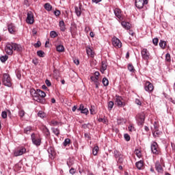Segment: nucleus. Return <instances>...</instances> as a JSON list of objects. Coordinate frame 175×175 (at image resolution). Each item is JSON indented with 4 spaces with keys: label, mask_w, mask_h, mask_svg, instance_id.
<instances>
[{
    "label": "nucleus",
    "mask_w": 175,
    "mask_h": 175,
    "mask_svg": "<svg viewBox=\"0 0 175 175\" xmlns=\"http://www.w3.org/2000/svg\"><path fill=\"white\" fill-rule=\"evenodd\" d=\"M13 50L14 51H21L23 50V46L21 44H7L5 48V51L9 55L13 54Z\"/></svg>",
    "instance_id": "f257e3e1"
},
{
    "label": "nucleus",
    "mask_w": 175,
    "mask_h": 175,
    "mask_svg": "<svg viewBox=\"0 0 175 175\" xmlns=\"http://www.w3.org/2000/svg\"><path fill=\"white\" fill-rule=\"evenodd\" d=\"M113 155L116 158L117 163L120 165H122V163H124V161H125V156L121 154L120 151L117 150H113Z\"/></svg>",
    "instance_id": "f03ea898"
},
{
    "label": "nucleus",
    "mask_w": 175,
    "mask_h": 175,
    "mask_svg": "<svg viewBox=\"0 0 175 175\" xmlns=\"http://www.w3.org/2000/svg\"><path fill=\"white\" fill-rule=\"evenodd\" d=\"M2 83L3 85H5L6 87H12V79H10V75L8 74H3Z\"/></svg>",
    "instance_id": "7ed1b4c3"
},
{
    "label": "nucleus",
    "mask_w": 175,
    "mask_h": 175,
    "mask_svg": "<svg viewBox=\"0 0 175 175\" xmlns=\"http://www.w3.org/2000/svg\"><path fill=\"white\" fill-rule=\"evenodd\" d=\"M148 4V0H135V5L138 9H143L145 5Z\"/></svg>",
    "instance_id": "20e7f679"
},
{
    "label": "nucleus",
    "mask_w": 175,
    "mask_h": 175,
    "mask_svg": "<svg viewBox=\"0 0 175 175\" xmlns=\"http://www.w3.org/2000/svg\"><path fill=\"white\" fill-rule=\"evenodd\" d=\"M150 148L152 154L154 155L159 154V148H158V144L155 142H153L150 145Z\"/></svg>",
    "instance_id": "39448f33"
},
{
    "label": "nucleus",
    "mask_w": 175,
    "mask_h": 175,
    "mask_svg": "<svg viewBox=\"0 0 175 175\" xmlns=\"http://www.w3.org/2000/svg\"><path fill=\"white\" fill-rule=\"evenodd\" d=\"M31 142L34 146H36L37 147H39L40 144H42V139L40 138L36 137L35 135V133H32L31 135Z\"/></svg>",
    "instance_id": "423d86ee"
},
{
    "label": "nucleus",
    "mask_w": 175,
    "mask_h": 175,
    "mask_svg": "<svg viewBox=\"0 0 175 175\" xmlns=\"http://www.w3.org/2000/svg\"><path fill=\"white\" fill-rule=\"evenodd\" d=\"M144 120H146V113H144V112L138 113L137 121L139 125H143V124H144Z\"/></svg>",
    "instance_id": "0eeeda50"
},
{
    "label": "nucleus",
    "mask_w": 175,
    "mask_h": 175,
    "mask_svg": "<svg viewBox=\"0 0 175 175\" xmlns=\"http://www.w3.org/2000/svg\"><path fill=\"white\" fill-rule=\"evenodd\" d=\"M141 54L143 59L145 61H148V59H150V52H148L147 49H143L142 50Z\"/></svg>",
    "instance_id": "6e6552de"
},
{
    "label": "nucleus",
    "mask_w": 175,
    "mask_h": 175,
    "mask_svg": "<svg viewBox=\"0 0 175 175\" xmlns=\"http://www.w3.org/2000/svg\"><path fill=\"white\" fill-rule=\"evenodd\" d=\"M25 152H27V149L24 147H22V148H20L19 149L15 150L14 152V155L15 157H21V155L25 154Z\"/></svg>",
    "instance_id": "1a4fd4ad"
},
{
    "label": "nucleus",
    "mask_w": 175,
    "mask_h": 175,
    "mask_svg": "<svg viewBox=\"0 0 175 175\" xmlns=\"http://www.w3.org/2000/svg\"><path fill=\"white\" fill-rule=\"evenodd\" d=\"M144 90L147 92H152L154 91V85L150 81H146L144 85Z\"/></svg>",
    "instance_id": "9d476101"
},
{
    "label": "nucleus",
    "mask_w": 175,
    "mask_h": 175,
    "mask_svg": "<svg viewBox=\"0 0 175 175\" xmlns=\"http://www.w3.org/2000/svg\"><path fill=\"white\" fill-rule=\"evenodd\" d=\"M116 103L118 107H124L125 106V102L123 101L122 97L116 96Z\"/></svg>",
    "instance_id": "9b49d317"
},
{
    "label": "nucleus",
    "mask_w": 175,
    "mask_h": 175,
    "mask_svg": "<svg viewBox=\"0 0 175 175\" xmlns=\"http://www.w3.org/2000/svg\"><path fill=\"white\" fill-rule=\"evenodd\" d=\"M113 13H114L116 17H117V18H118V20H120V21H122V20H123L122 12L121 11V10H120V8H115L113 10Z\"/></svg>",
    "instance_id": "f8f14e48"
},
{
    "label": "nucleus",
    "mask_w": 175,
    "mask_h": 175,
    "mask_svg": "<svg viewBox=\"0 0 175 175\" xmlns=\"http://www.w3.org/2000/svg\"><path fill=\"white\" fill-rule=\"evenodd\" d=\"M26 23H27V24H32L33 23V14L31 11L27 12Z\"/></svg>",
    "instance_id": "ddd939ff"
},
{
    "label": "nucleus",
    "mask_w": 175,
    "mask_h": 175,
    "mask_svg": "<svg viewBox=\"0 0 175 175\" xmlns=\"http://www.w3.org/2000/svg\"><path fill=\"white\" fill-rule=\"evenodd\" d=\"M86 53L88 57H91L92 58L95 57V52H94V50L90 46L86 47Z\"/></svg>",
    "instance_id": "4468645a"
},
{
    "label": "nucleus",
    "mask_w": 175,
    "mask_h": 175,
    "mask_svg": "<svg viewBox=\"0 0 175 175\" xmlns=\"http://www.w3.org/2000/svg\"><path fill=\"white\" fill-rule=\"evenodd\" d=\"M77 111H81L82 114H88V109L85 108L83 104H81L79 109H77Z\"/></svg>",
    "instance_id": "2eb2a0df"
},
{
    "label": "nucleus",
    "mask_w": 175,
    "mask_h": 175,
    "mask_svg": "<svg viewBox=\"0 0 175 175\" xmlns=\"http://www.w3.org/2000/svg\"><path fill=\"white\" fill-rule=\"evenodd\" d=\"M33 99L36 102H38V103H42V105H44V103H46V100L44 98H41L39 96H36L34 98H33Z\"/></svg>",
    "instance_id": "dca6fc26"
},
{
    "label": "nucleus",
    "mask_w": 175,
    "mask_h": 175,
    "mask_svg": "<svg viewBox=\"0 0 175 175\" xmlns=\"http://www.w3.org/2000/svg\"><path fill=\"white\" fill-rule=\"evenodd\" d=\"M135 166L137 168L139 169V170H142L143 169V166H144V162L143 161L140 160L138 162H136Z\"/></svg>",
    "instance_id": "f3484780"
},
{
    "label": "nucleus",
    "mask_w": 175,
    "mask_h": 175,
    "mask_svg": "<svg viewBox=\"0 0 175 175\" xmlns=\"http://www.w3.org/2000/svg\"><path fill=\"white\" fill-rule=\"evenodd\" d=\"M155 167H156V170H157L159 173H162V172H163V168L162 167V165H161L159 162L156 163Z\"/></svg>",
    "instance_id": "a211bd4d"
},
{
    "label": "nucleus",
    "mask_w": 175,
    "mask_h": 175,
    "mask_svg": "<svg viewBox=\"0 0 175 175\" xmlns=\"http://www.w3.org/2000/svg\"><path fill=\"white\" fill-rule=\"evenodd\" d=\"M60 31L62 32H65V29H66V27H65V22L64 21H60L59 24Z\"/></svg>",
    "instance_id": "6ab92c4d"
},
{
    "label": "nucleus",
    "mask_w": 175,
    "mask_h": 175,
    "mask_svg": "<svg viewBox=\"0 0 175 175\" xmlns=\"http://www.w3.org/2000/svg\"><path fill=\"white\" fill-rule=\"evenodd\" d=\"M56 50L59 53H64V51H65V46L62 44H59L56 46Z\"/></svg>",
    "instance_id": "aec40b11"
},
{
    "label": "nucleus",
    "mask_w": 175,
    "mask_h": 175,
    "mask_svg": "<svg viewBox=\"0 0 175 175\" xmlns=\"http://www.w3.org/2000/svg\"><path fill=\"white\" fill-rule=\"evenodd\" d=\"M30 94L33 98H35V96H39V94L38 93V90H35V89L33 88L30 89Z\"/></svg>",
    "instance_id": "412c9836"
},
{
    "label": "nucleus",
    "mask_w": 175,
    "mask_h": 175,
    "mask_svg": "<svg viewBox=\"0 0 175 175\" xmlns=\"http://www.w3.org/2000/svg\"><path fill=\"white\" fill-rule=\"evenodd\" d=\"M121 25L123 28H125L126 29H131V25L128 22L122 21L121 23Z\"/></svg>",
    "instance_id": "4be33fe9"
},
{
    "label": "nucleus",
    "mask_w": 175,
    "mask_h": 175,
    "mask_svg": "<svg viewBox=\"0 0 175 175\" xmlns=\"http://www.w3.org/2000/svg\"><path fill=\"white\" fill-rule=\"evenodd\" d=\"M37 92L38 94V96L42 98L41 99H43V98H46V93L42 90H40V89H37Z\"/></svg>",
    "instance_id": "5701e85b"
},
{
    "label": "nucleus",
    "mask_w": 175,
    "mask_h": 175,
    "mask_svg": "<svg viewBox=\"0 0 175 175\" xmlns=\"http://www.w3.org/2000/svg\"><path fill=\"white\" fill-rule=\"evenodd\" d=\"M122 44L121 40L120 39L117 38V37L114 36L112 38V44Z\"/></svg>",
    "instance_id": "b1692460"
},
{
    "label": "nucleus",
    "mask_w": 175,
    "mask_h": 175,
    "mask_svg": "<svg viewBox=\"0 0 175 175\" xmlns=\"http://www.w3.org/2000/svg\"><path fill=\"white\" fill-rule=\"evenodd\" d=\"M44 8L47 10V12H51V10H53V6H51L49 3H45Z\"/></svg>",
    "instance_id": "393cba45"
},
{
    "label": "nucleus",
    "mask_w": 175,
    "mask_h": 175,
    "mask_svg": "<svg viewBox=\"0 0 175 175\" xmlns=\"http://www.w3.org/2000/svg\"><path fill=\"white\" fill-rule=\"evenodd\" d=\"M51 131L53 132V133H54V135H55V136H59V129L57 128H51Z\"/></svg>",
    "instance_id": "a878e982"
},
{
    "label": "nucleus",
    "mask_w": 175,
    "mask_h": 175,
    "mask_svg": "<svg viewBox=\"0 0 175 175\" xmlns=\"http://www.w3.org/2000/svg\"><path fill=\"white\" fill-rule=\"evenodd\" d=\"M75 14L77 17H80L81 16V8L75 7Z\"/></svg>",
    "instance_id": "bb28decb"
},
{
    "label": "nucleus",
    "mask_w": 175,
    "mask_h": 175,
    "mask_svg": "<svg viewBox=\"0 0 175 175\" xmlns=\"http://www.w3.org/2000/svg\"><path fill=\"white\" fill-rule=\"evenodd\" d=\"M90 80L95 83H98L99 82V77H94L92 76L90 77Z\"/></svg>",
    "instance_id": "cd10ccee"
},
{
    "label": "nucleus",
    "mask_w": 175,
    "mask_h": 175,
    "mask_svg": "<svg viewBox=\"0 0 175 175\" xmlns=\"http://www.w3.org/2000/svg\"><path fill=\"white\" fill-rule=\"evenodd\" d=\"M98 151H99V147L98 146H94L92 150L93 155H94V156L98 155Z\"/></svg>",
    "instance_id": "c85d7f7f"
},
{
    "label": "nucleus",
    "mask_w": 175,
    "mask_h": 175,
    "mask_svg": "<svg viewBox=\"0 0 175 175\" xmlns=\"http://www.w3.org/2000/svg\"><path fill=\"white\" fill-rule=\"evenodd\" d=\"M117 122H118V125H123V124L126 123V120H125L124 118H119V119H118Z\"/></svg>",
    "instance_id": "c756f323"
},
{
    "label": "nucleus",
    "mask_w": 175,
    "mask_h": 175,
    "mask_svg": "<svg viewBox=\"0 0 175 175\" xmlns=\"http://www.w3.org/2000/svg\"><path fill=\"white\" fill-rule=\"evenodd\" d=\"M106 69H107V64H106L105 62H103L100 72H102V73H103V72H105V70H106Z\"/></svg>",
    "instance_id": "7c9ffc66"
},
{
    "label": "nucleus",
    "mask_w": 175,
    "mask_h": 175,
    "mask_svg": "<svg viewBox=\"0 0 175 175\" xmlns=\"http://www.w3.org/2000/svg\"><path fill=\"white\" fill-rule=\"evenodd\" d=\"M48 152H49V157H50L51 158H53V155H54V148H49L48 149Z\"/></svg>",
    "instance_id": "2f4dec72"
},
{
    "label": "nucleus",
    "mask_w": 175,
    "mask_h": 175,
    "mask_svg": "<svg viewBox=\"0 0 175 175\" xmlns=\"http://www.w3.org/2000/svg\"><path fill=\"white\" fill-rule=\"evenodd\" d=\"M128 70H129V72H131L132 73H135V67H133V65L129 64L128 65Z\"/></svg>",
    "instance_id": "473e14b6"
},
{
    "label": "nucleus",
    "mask_w": 175,
    "mask_h": 175,
    "mask_svg": "<svg viewBox=\"0 0 175 175\" xmlns=\"http://www.w3.org/2000/svg\"><path fill=\"white\" fill-rule=\"evenodd\" d=\"M69 144H70V139H65L64 142H63V146L66 147V146H69Z\"/></svg>",
    "instance_id": "72a5a7b5"
},
{
    "label": "nucleus",
    "mask_w": 175,
    "mask_h": 175,
    "mask_svg": "<svg viewBox=\"0 0 175 175\" xmlns=\"http://www.w3.org/2000/svg\"><path fill=\"white\" fill-rule=\"evenodd\" d=\"M8 31L10 33H14V27L12 25H8Z\"/></svg>",
    "instance_id": "f704fd0d"
},
{
    "label": "nucleus",
    "mask_w": 175,
    "mask_h": 175,
    "mask_svg": "<svg viewBox=\"0 0 175 175\" xmlns=\"http://www.w3.org/2000/svg\"><path fill=\"white\" fill-rule=\"evenodd\" d=\"M103 84L105 87H107L109 85V80L107 79L106 77L103 79Z\"/></svg>",
    "instance_id": "c9c22d12"
},
{
    "label": "nucleus",
    "mask_w": 175,
    "mask_h": 175,
    "mask_svg": "<svg viewBox=\"0 0 175 175\" xmlns=\"http://www.w3.org/2000/svg\"><path fill=\"white\" fill-rule=\"evenodd\" d=\"M50 36L51 38H57V36H58V33H56L55 31H51L50 32Z\"/></svg>",
    "instance_id": "e433bc0d"
},
{
    "label": "nucleus",
    "mask_w": 175,
    "mask_h": 175,
    "mask_svg": "<svg viewBox=\"0 0 175 175\" xmlns=\"http://www.w3.org/2000/svg\"><path fill=\"white\" fill-rule=\"evenodd\" d=\"M9 58V57H8V55H3L0 57V60L1 61V62H6V61H8V59Z\"/></svg>",
    "instance_id": "4c0bfd02"
},
{
    "label": "nucleus",
    "mask_w": 175,
    "mask_h": 175,
    "mask_svg": "<svg viewBox=\"0 0 175 175\" xmlns=\"http://www.w3.org/2000/svg\"><path fill=\"white\" fill-rule=\"evenodd\" d=\"M114 106V103L113 101H109L108 103V110H111Z\"/></svg>",
    "instance_id": "58836bf2"
},
{
    "label": "nucleus",
    "mask_w": 175,
    "mask_h": 175,
    "mask_svg": "<svg viewBox=\"0 0 175 175\" xmlns=\"http://www.w3.org/2000/svg\"><path fill=\"white\" fill-rule=\"evenodd\" d=\"M135 155H137V157H138V158H142V152H140V150H135Z\"/></svg>",
    "instance_id": "ea45409f"
},
{
    "label": "nucleus",
    "mask_w": 175,
    "mask_h": 175,
    "mask_svg": "<svg viewBox=\"0 0 175 175\" xmlns=\"http://www.w3.org/2000/svg\"><path fill=\"white\" fill-rule=\"evenodd\" d=\"M37 55H38V57H41L42 58H43V57H44V53L43 52V51H38Z\"/></svg>",
    "instance_id": "a19ab883"
},
{
    "label": "nucleus",
    "mask_w": 175,
    "mask_h": 175,
    "mask_svg": "<svg viewBox=\"0 0 175 175\" xmlns=\"http://www.w3.org/2000/svg\"><path fill=\"white\" fill-rule=\"evenodd\" d=\"M165 61H166L167 62H170L172 61V59H171V57H170V53H167V54L165 55Z\"/></svg>",
    "instance_id": "79ce46f5"
},
{
    "label": "nucleus",
    "mask_w": 175,
    "mask_h": 175,
    "mask_svg": "<svg viewBox=\"0 0 175 175\" xmlns=\"http://www.w3.org/2000/svg\"><path fill=\"white\" fill-rule=\"evenodd\" d=\"M32 129L31 128V127H26L25 129V130H24V132L27 134V135H28V134H29L30 133V132H31V130Z\"/></svg>",
    "instance_id": "37998d69"
},
{
    "label": "nucleus",
    "mask_w": 175,
    "mask_h": 175,
    "mask_svg": "<svg viewBox=\"0 0 175 175\" xmlns=\"http://www.w3.org/2000/svg\"><path fill=\"white\" fill-rule=\"evenodd\" d=\"M19 116L23 118V117H24V116H25V111H24V110L21 109V111H19L18 112Z\"/></svg>",
    "instance_id": "c03bdc74"
},
{
    "label": "nucleus",
    "mask_w": 175,
    "mask_h": 175,
    "mask_svg": "<svg viewBox=\"0 0 175 175\" xmlns=\"http://www.w3.org/2000/svg\"><path fill=\"white\" fill-rule=\"evenodd\" d=\"M38 117H40V118H44V113L43 111H40L38 113Z\"/></svg>",
    "instance_id": "a18cd8bd"
},
{
    "label": "nucleus",
    "mask_w": 175,
    "mask_h": 175,
    "mask_svg": "<svg viewBox=\"0 0 175 175\" xmlns=\"http://www.w3.org/2000/svg\"><path fill=\"white\" fill-rule=\"evenodd\" d=\"M124 139L126 140V142H129V140H131V136H129V134H124Z\"/></svg>",
    "instance_id": "49530a36"
},
{
    "label": "nucleus",
    "mask_w": 175,
    "mask_h": 175,
    "mask_svg": "<svg viewBox=\"0 0 175 175\" xmlns=\"http://www.w3.org/2000/svg\"><path fill=\"white\" fill-rule=\"evenodd\" d=\"M50 125H51L52 126H57V125H58V122L55 121V120H52L51 122Z\"/></svg>",
    "instance_id": "de8ad7c7"
},
{
    "label": "nucleus",
    "mask_w": 175,
    "mask_h": 175,
    "mask_svg": "<svg viewBox=\"0 0 175 175\" xmlns=\"http://www.w3.org/2000/svg\"><path fill=\"white\" fill-rule=\"evenodd\" d=\"M1 117H2V118H8V112H6V111H3L2 113H1Z\"/></svg>",
    "instance_id": "09e8293b"
},
{
    "label": "nucleus",
    "mask_w": 175,
    "mask_h": 175,
    "mask_svg": "<svg viewBox=\"0 0 175 175\" xmlns=\"http://www.w3.org/2000/svg\"><path fill=\"white\" fill-rule=\"evenodd\" d=\"M158 42H159V40L158 39V38H154L152 39L153 44H158Z\"/></svg>",
    "instance_id": "8fccbe9b"
},
{
    "label": "nucleus",
    "mask_w": 175,
    "mask_h": 175,
    "mask_svg": "<svg viewBox=\"0 0 175 175\" xmlns=\"http://www.w3.org/2000/svg\"><path fill=\"white\" fill-rule=\"evenodd\" d=\"M94 107H91V108L90 109V114H95V109H94Z\"/></svg>",
    "instance_id": "3c124183"
},
{
    "label": "nucleus",
    "mask_w": 175,
    "mask_h": 175,
    "mask_svg": "<svg viewBox=\"0 0 175 175\" xmlns=\"http://www.w3.org/2000/svg\"><path fill=\"white\" fill-rule=\"evenodd\" d=\"M45 83L46 84L47 87H51V82L50 81V80L46 79L45 81Z\"/></svg>",
    "instance_id": "603ef678"
},
{
    "label": "nucleus",
    "mask_w": 175,
    "mask_h": 175,
    "mask_svg": "<svg viewBox=\"0 0 175 175\" xmlns=\"http://www.w3.org/2000/svg\"><path fill=\"white\" fill-rule=\"evenodd\" d=\"M135 103L136 105H138V106H142V101H140L139 98L135 99Z\"/></svg>",
    "instance_id": "864d4df0"
},
{
    "label": "nucleus",
    "mask_w": 175,
    "mask_h": 175,
    "mask_svg": "<svg viewBox=\"0 0 175 175\" xmlns=\"http://www.w3.org/2000/svg\"><path fill=\"white\" fill-rule=\"evenodd\" d=\"M54 14H55V16H56V17H58V16H59V14H61V11L56 10L54 12Z\"/></svg>",
    "instance_id": "5fc2aeb1"
},
{
    "label": "nucleus",
    "mask_w": 175,
    "mask_h": 175,
    "mask_svg": "<svg viewBox=\"0 0 175 175\" xmlns=\"http://www.w3.org/2000/svg\"><path fill=\"white\" fill-rule=\"evenodd\" d=\"M75 173H76V170H75V168H71L70 170V174H75Z\"/></svg>",
    "instance_id": "6e6d98bb"
},
{
    "label": "nucleus",
    "mask_w": 175,
    "mask_h": 175,
    "mask_svg": "<svg viewBox=\"0 0 175 175\" xmlns=\"http://www.w3.org/2000/svg\"><path fill=\"white\" fill-rule=\"evenodd\" d=\"M158 135H159V132L158 131V130H156L154 133H153V136L154 137H157V136H158Z\"/></svg>",
    "instance_id": "4d7b16f0"
},
{
    "label": "nucleus",
    "mask_w": 175,
    "mask_h": 175,
    "mask_svg": "<svg viewBox=\"0 0 175 175\" xmlns=\"http://www.w3.org/2000/svg\"><path fill=\"white\" fill-rule=\"evenodd\" d=\"M70 31L71 35H73L75 33V32H76V31L74 29L73 27L70 28Z\"/></svg>",
    "instance_id": "13d9d810"
},
{
    "label": "nucleus",
    "mask_w": 175,
    "mask_h": 175,
    "mask_svg": "<svg viewBox=\"0 0 175 175\" xmlns=\"http://www.w3.org/2000/svg\"><path fill=\"white\" fill-rule=\"evenodd\" d=\"M85 137H86L87 139H89V140H91V136L90 135V134L88 133H85L84 134Z\"/></svg>",
    "instance_id": "bf43d9fd"
},
{
    "label": "nucleus",
    "mask_w": 175,
    "mask_h": 175,
    "mask_svg": "<svg viewBox=\"0 0 175 175\" xmlns=\"http://www.w3.org/2000/svg\"><path fill=\"white\" fill-rule=\"evenodd\" d=\"M129 131L130 132H132L133 131H135V127H133V126H129Z\"/></svg>",
    "instance_id": "052dcab7"
},
{
    "label": "nucleus",
    "mask_w": 175,
    "mask_h": 175,
    "mask_svg": "<svg viewBox=\"0 0 175 175\" xmlns=\"http://www.w3.org/2000/svg\"><path fill=\"white\" fill-rule=\"evenodd\" d=\"M45 132L46 136H49V135H50V131L49 130V129H47V127L45 128Z\"/></svg>",
    "instance_id": "680f3d73"
},
{
    "label": "nucleus",
    "mask_w": 175,
    "mask_h": 175,
    "mask_svg": "<svg viewBox=\"0 0 175 175\" xmlns=\"http://www.w3.org/2000/svg\"><path fill=\"white\" fill-rule=\"evenodd\" d=\"M93 3H99V2H102V0H92Z\"/></svg>",
    "instance_id": "e2e57ef3"
},
{
    "label": "nucleus",
    "mask_w": 175,
    "mask_h": 175,
    "mask_svg": "<svg viewBox=\"0 0 175 175\" xmlns=\"http://www.w3.org/2000/svg\"><path fill=\"white\" fill-rule=\"evenodd\" d=\"M32 62L34 65H38V62L36 59H33Z\"/></svg>",
    "instance_id": "0e129e2a"
},
{
    "label": "nucleus",
    "mask_w": 175,
    "mask_h": 175,
    "mask_svg": "<svg viewBox=\"0 0 175 175\" xmlns=\"http://www.w3.org/2000/svg\"><path fill=\"white\" fill-rule=\"evenodd\" d=\"M159 44H166V41L161 40Z\"/></svg>",
    "instance_id": "69168bd1"
},
{
    "label": "nucleus",
    "mask_w": 175,
    "mask_h": 175,
    "mask_svg": "<svg viewBox=\"0 0 175 175\" xmlns=\"http://www.w3.org/2000/svg\"><path fill=\"white\" fill-rule=\"evenodd\" d=\"M74 63L75 64V65H79L80 64V62L79 61V59H74Z\"/></svg>",
    "instance_id": "338daca9"
},
{
    "label": "nucleus",
    "mask_w": 175,
    "mask_h": 175,
    "mask_svg": "<svg viewBox=\"0 0 175 175\" xmlns=\"http://www.w3.org/2000/svg\"><path fill=\"white\" fill-rule=\"evenodd\" d=\"M99 122H106V120L105 118H99L98 119Z\"/></svg>",
    "instance_id": "774afa93"
}]
</instances>
